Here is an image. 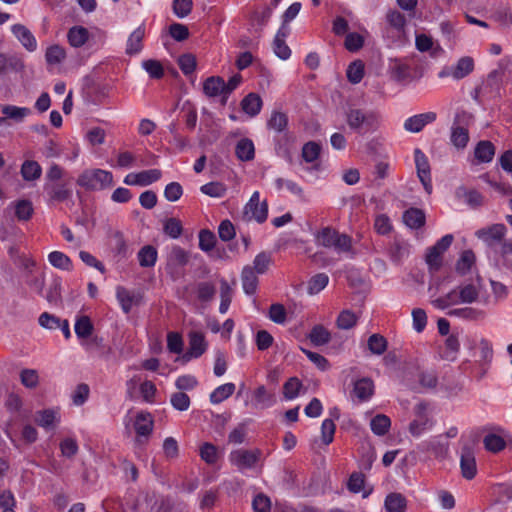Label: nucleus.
Masks as SVG:
<instances>
[{
    "label": "nucleus",
    "instance_id": "nucleus-63",
    "mask_svg": "<svg viewBox=\"0 0 512 512\" xmlns=\"http://www.w3.org/2000/svg\"><path fill=\"white\" fill-rule=\"evenodd\" d=\"M142 68L154 79H160L164 75L163 66L157 60L149 59L143 61Z\"/></svg>",
    "mask_w": 512,
    "mask_h": 512
},
{
    "label": "nucleus",
    "instance_id": "nucleus-40",
    "mask_svg": "<svg viewBox=\"0 0 512 512\" xmlns=\"http://www.w3.org/2000/svg\"><path fill=\"white\" fill-rule=\"evenodd\" d=\"M15 216L19 221H28L33 213L34 208L30 200L21 199L13 203Z\"/></svg>",
    "mask_w": 512,
    "mask_h": 512
},
{
    "label": "nucleus",
    "instance_id": "nucleus-57",
    "mask_svg": "<svg viewBox=\"0 0 512 512\" xmlns=\"http://www.w3.org/2000/svg\"><path fill=\"white\" fill-rule=\"evenodd\" d=\"M348 80L353 84H358L364 76V64L357 60L352 62L346 72Z\"/></svg>",
    "mask_w": 512,
    "mask_h": 512
},
{
    "label": "nucleus",
    "instance_id": "nucleus-31",
    "mask_svg": "<svg viewBox=\"0 0 512 512\" xmlns=\"http://www.w3.org/2000/svg\"><path fill=\"white\" fill-rule=\"evenodd\" d=\"M403 221L411 229H419L425 224V214L421 209L410 208L403 214Z\"/></svg>",
    "mask_w": 512,
    "mask_h": 512
},
{
    "label": "nucleus",
    "instance_id": "nucleus-4",
    "mask_svg": "<svg viewBox=\"0 0 512 512\" xmlns=\"http://www.w3.org/2000/svg\"><path fill=\"white\" fill-rule=\"evenodd\" d=\"M435 420L430 414L429 404L421 401L413 408V419L409 423L408 431L416 438L421 437L424 433L432 430Z\"/></svg>",
    "mask_w": 512,
    "mask_h": 512
},
{
    "label": "nucleus",
    "instance_id": "nucleus-38",
    "mask_svg": "<svg viewBox=\"0 0 512 512\" xmlns=\"http://www.w3.org/2000/svg\"><path fill=\"white\" fill-rule=\"evenodd\" d=\"M254 405L260 408H268L275 404L273 394L269 393L265 386H259L253 393Z\"/></svg>",
    "mask_w": 512,
    "mask_h": 512
},
{
    "label": "nucleus",
    "instance_id": "nucleus-2",
    "mask_svg": "<svg viewBox=\"0 0 512 512\" xmlns=\"http://www.w3.org/2000/svg\"><path fill=\"white\" fill-rule=\"evenodd\" d=\"M349 128L361 135L376 131L380 126V116L371 110L353 108L346 113Z\"/></svg>",
    "mask_w": 512,
    "mask_h": 512
},
{
    "label": "nucleus",
    "instance_id": "nucleus-61",
    "mask_svg": "<svg viewBox=\"0 0 512 512\" xmlns=\"http://www.w3.org/2000/svg\"><path fill=\"white\" fill-rule=\"evenodd\" d=\"M445 348L446 350L444 353V358L450 361H454L460 349V342L458 337L454 334L448 336L445 340Z\"/></svg>",
    "mask_w": 512,
    "mask_h": 512
},
{
    "label": "nucleus",
    "instance_id": "nucleus-23",
    "mask_svg": "<svg viewBox=\"0 0 512 512\" xmlns=\"http://www.w3.org/2000/svg\"><path fill=\"white\" fill-rule=\"evenodd\" d=\"M242 288L245 294H255L258 287L257 273L249 265L245 266L241 273Z\"/></svg>",
    "mask_w": 512,
    "mask_h": 512
},
{
    "label": "nucleus",
    "instance_id": "nucleus-9",
    "mask_svg": "<svg viewBox=\"0 0 512 512\" xmlns=\"http://www.w3.org/2000/svg\"><path fill=\"white\" fill-rule=\"evenodd\" d=\"M244 213L247 218L254 219L258 223L266 221L268 216L267 203L260 202V193L255 191L245 205Z\"/></svg>",
    "mask_w": 512,
    "mask_h": 512
},
{
    "label": "nucleus",
    "instance_id": "nucleus-59",
    "mask_svg": "<svg viewBox=\"0 0 512 512\" xmlns=\"http://www.w3.org/2000/svg\"><path fill=\"white\" fill-rule=\"evenodd\" d=\"M479 350H480V362L483 366H488L493 358V347L492 343L486 339L481 338L479 341Z\"/></svg>",
    "mask_w": 512,
    "mask_h": 512
},
{
    "label": "nucleus",
    "instance_id": "nucleus-14",
    "mask_svg": "<svg viewBox=\"0 0 512 512\" xmlns=\"http://www.w3.org/2000/svg\"><path fill=\"white\" fill-rule=\"evenodd\" d=\"M189 260L187 252L179 246H174L167 258L166 270L173 277H177L180 273L179 268L184 267Z\"/></svg>",
    "mask_w": 512,
    "mask_h": 512
},
{
    "label": "nucleus",
    "instance_id": "nucleus-28",
    "mask_svg": "<svg viewBox=\"0 0 512 512\" xmlns=\"http://www.w3.org/2000/svg\"><path fill=\"white\" fill-rule=\"evenodd\" d=\"M274 185L278 191L282 189H287L291 194L298 197L301 201H307V196L304 192V189L295 181L284 179V178H276L274 181Z\"/></svg>",
    "mask_w": 512,
    "mask_h": 512
},
{
    "label": "nucleus",
    "instance_id": "nucleus-55",
    "mask_svg": "<svg viewBox=\"0 0 512 512\" xmlns=\"http://www.w3.org/2000/svg\"><path fill=\"white\" fill-rule=\"evenodd\" d=\"M74 330L79 338H87L93 332V325L87 316H80L76 319Z\"/></svg>",
    "mask_w": 512,
    "mask_h": 512
},
{
    "label": "nucleus",
    "instance_id": "nucleus-27",
    "mask_svg": "<svg viewBox=\"0 0 512 512\" xmlns=\"http://www.w3.org/2000/svg\"><path fill=\"white\" fill-rule=\"evenodd\" d=\"M347 487L350 492L352 493H360L362 492V497L367 498L373 491L372 487H365V477L362 473H352L349 480Z\"/></svg>",
    "mask_w": 512,
    "mask_h": 512
},
{
    "label": "nucleus",
    "instance_id": "nucleus-5",
    "mask_svg": "<svg viewBox=\"0 0 512 512\" xmlns=\"http://www.w3.org/2000/svg\"><path fill=\"white\" fill-rule=\"evenodd\" d=\"M315 242L318 246L333 248L338 253L351 250V239L347 235L339 234L330 227L322 228L315 235Z\"/></svg>",
    "mask_w": 512,
    "mask_h": 512
},
{
    "label": "nucleus",
    "instance_id": "nucleus-18",
    "mask_svg": "<svg viewBox=\"0 0 512 512\" xmlns=\"http://www.w3.org/2000/svg\"><path fill=\"white\" fill-rule=\"evenodd\" d=\"M11 32L28 52H34L37 50V40L25 25L14 24L11 27Z\"/></svg>",
    "mask_w": 512,
    "mask_h": 512
},
{
    "label": "nucleus",
    "instance_id": "nucleus-43",
    "mask_svg": "<svg viewBox=\"0 0 512 512\" xmlns=\"http://www.w3.org/2000/svg\"><path fill=\"white\" fill-rule=\"evenodd\" d=\"M42 168L38 162L33 160H26L21 166V175L26 181H34L40 178Z\"/></svg>",
    "mask_w": 512,
    "mask_h": 512
},
{
    "label": "nucleus",
    "instance_id": "nucleus-48",
    "mask_svg": "<svg viewBox=\"0 0 512 512\" xmlns=\"http://www.w3.org/2000/svg\"><path fill=\"white\" fill-rule=\"evenodd\" d=\"M475 254L472 250H465L461 253L456 263V271L460 274H466L475 263Z\"/></svg>",
    "mask_w": 512,
    "mask_h": 512
},
{
    "label": "nucleus",
    "instance_id": "nucleus-44",
    "mask_svg": "<svg viewBox=\"0 0 512 512\" xmlns=\"http://www.w3.org/2000/svg\"><path fill=\"white\" fill-rule=\"evenodd\" d=\"M234 383H225L223 385L218 386L211 394H210V402L212 404H219L229 398L235 391Z\"/></svg>",
    "mask_w": 512,
    "mask_h": 512
},
{
    "label": "nucleus",
    "instance_id": "nucleus-12",
    "mask_svg": "<svg viewBox=\"0 0 512 512\" xmlns=\"http://www.w3.org/2000/svg\"><path fill=\"white\" fill-rule=\"evenodd\" d=\"M188 338L189 348L183 355V360L186 362L194 358H199L208 348V343L205 340V336L202 332L192 331L189 333Z\"/></svg>",
    "mask_w": 512,
    "mask_h": 512
},
{
    "label": "nucleus",
    "instance_id": "nucleus-19",
    "mask_svg": "<svg viewBox=\"0 0 512 512\" xmlns=\"http://www.w3.org/2000/svg\"><path fill=\"white\" fill-rule=\"evenodd\" d=\"M116 298L125 314H128L133 306L141 303V295L139 293L131 292L122 286L116 288Z\"/></svg>",
    "mask_w": 512,
    "mask_h": 512
},
{
    "label": "nucleus",
    "instance_id": "nucleus-15",
    "mask_svg": "<svg viewBox=\"0 0 512 512\" xmlns=\"http://www.w3.org/2000/svg\"><path fill=\"white\" fill-rule=\"evenodd\" d=\"M34 421L40 427L46 430H52L57 427L61 421L60 408H48L37 411Z\"/></svg>",
    "mask_w": 512,
    "mask_h": 512
},
{
    "label": "nucleus",
    "instance_id": "nucleus-64",
    "mask_svg": "<svg viewBox=\"0 0 512 512\" xmlns=\"http://www.w3.org/2000/svg\"><path fill=\"white\" fill-rule=\"evenodd\" d=\"M321 147L315 142H308L302 148V157L308 162H315L320 155Z\"/></svg>",
    "mask_w": 512,
    "mask_h": 512
},
{
    "label": "nucleus",
    "instance_id": "nucleus-34",
    "mask_svg": "<svg viewBox=\"0 0 512 512\" xmlns=\"http://www.w3.org/2000/svg\"><path fill=\"white\" fill-rule=\"evenodd\" d=\"M48 262L56 269L71 271L73 269L72 260L61 251H52L48 254Z\"/></svg>",
    "mask_w": 512,
    "mask_h": 512
},
{
    "label": "nucleus",
    "instance_id": "nucleus-17",
    "mask_svg": "<svg viewBox=\"0 0 512 512\" xmlns=\"http://www.w3.org/2000/svg\"><path fill=\"white\" fill-rule=\"evenodd\" d=\"M290 33L288 25L282 24L273 40V51L281 60H287L291 56V49L286 44V38Z\"/></svg>",
    "mask_w": 512,
    "mask_h": 512
},
{
    "label": "nucleus",
    "instance_id": "nucleus-6",
    "mask_svg": "<svg viewBox=\"0 0 512 512\" xmlns=\"http://www.w3.org/2000/svg\"><path fill=\"white\" fill-rule=\"evenodd\" d=\"M262 456L260 449H236L229 454L230 463L239 471L254 469Z\"/></svg>",
    "mask_w": 512,
    "mask_h": 512
},
{
    "label": "nucleus",
    "instance_id": "nucleus-53",
    "mask_svg": "<svg viewBox=\"0 0 512 512\" xmlns=\"http://www.w3.org/2000/svg\"><path fill=\"white\" fill-rule=\"evenodd\" d=\"M288 124V117L285 113L274 111L272 112L267 126L276 132H282L286 129Z\"/></svg>",
    "mask_w": 512,
    "mask_h": 512
},
{
    "label": "nucleus",
    "instance_id": "nucleus-32",
    "mask_svg": "<svg viewBox=\"0 0 512 512\" xmlns=\"http://www.w3.org/2000/svg\"><path fill=\"white\" fill-rule=\"evenodd\" d=\"M236 156L241 161H250L255 156V147L252 140L242 138L237 142L235 148Z\"/></svg>",
    "mask_w": 512,
    "mask_h": 512
},
{
    "label": "nucleus",
    "instance_id": "nucleus-42",
    "mask_svg": "<svg viewBox=\"0 0 512 512\" xmlns=\"http://www.w3.org/2000/svg\"><path fill=\"white\" fill-rule=\"evenodd\" d=\"M391 427V420L384 414H377L371 419L370 428L377 436L385 435Z\"/></svg>",
    "mask_w": 512,
    "mask_h": 512
},
{
    "label": "nucleus",
    "instance_id": "nucleus-26",
    "mask_svg": "<svg viewBox=\"0 0 512 512\" xmlns=\"http://www.w3.org/2000/svg\"><path fill=\"white\" fill-rule=\"evenodd\" d=\"M474 70V60L470 56L461 57L454 66H452V78L460 80L468 76Z\"/></svg>",
    "mask_w": 512,
    "mask_h": 512
},
{
    "label": "nucleus",
    "instance_id": "nucleus-13",
    "mask_svg": "<svg viewBox=\"0 0 512 512\" xmlns=\"http://www.w3.org/2000/svg\"><path fill=\"white\" fill-rule=\"evenodd\" d=\"M505 234L506 227L503 224H493L475 232V236L489 247H493L495 244L500 243Z\"/></svg>",
    "mask_w": 512,
    "mask_h": 512
},
{
    "label": "nucleus",
    "instance_id": "nucleus-39",
    "mask_svg": "<svg viewBox=\"0 0 512 512\" xmlns=\"http://www.w3.org/2000/svg\"><path fill=\"white\" fill-rule=\"evenodd\" d=\"M233 293H234L233 288L228 283V281L225 280V279H221L220 280V299H221V302H220V306H219V312L221 314L227 313V311H228V309L230 307L232 298H233Z\"/></svg>",
    "mask_w": 512,
    "mask_h": 512
},
{
    "label": "nucleus",
    "instance_id": "nucleus-50",
    "mask_svg": "<svg viewBox=\"0 0 512 512\" xmlns=\"http://www.w3.org/2000/svg\"><path fill=\"white\" fill-rule=\"evenodd\" d=\"M358 321V317L351 310H343L337 317L336 325L339 329L348 330L353 328Z\"/></svg>",
    "mask_w": 512,
    "mask_h": 512
},
{
    "label": "nucleus",
    "instance_id": "nucleus-62",
    "mask_svg": "<svg viewBox=\"0 0 512 512\" xmlns=\"http://www.w3.org/2000/svg\"><path fill=\"white\" fill-rule=\"evenodd\" d=\"M268 317L272 322L283 325L287 318L285 307L280 303L272 304L269 308Z\"/></svg>",
    "mask_w": 512,
    "mask_h": 512
},
{
    "label": "nucleus",
    "instance_id": "nucleus-1",
    "mask_svg": "<svg viewBox=\"0 0 512 512\" xmlns=\"http://www.w3.org/2000/svg\"><path fill=\"white\" fill-rule=\"evenodd\" d=\"M483 283L480 277L471 282H466L451 290L447 294L432 300V305L437 309H447L460 304H472L480 301Z\"/></svg>",
    "mask_w": 512,
    "mask_h": 512
},
{
    "label": "nucleus",
    "instance_id": "nucleus-49",
    "mask_svg": "<svg viewBox=\"0 0 512 512\" xmlns=\"http://www.w3.org/2000/svg\"><path fill=\"white\" fill-rule=\"evenodd\" d=\"M329 282V277L325 273H319L313 276L309 282L307 291L310 295L318 294L320 291H322Z\"/></svg>",
    "mask_w": 512,
    "mask_h": 512
},
{
    "label": "nucleus",
    "instance_id": "nucleus-58",
    "mask_svg": "<svg viewBox=\"0 0 512 512\" xmlns=\"http://www.w3.org/2000/svg\"><path fill=\"white\" fill-rule=\"evenodd\" d=\"M367 344H368V348L371 351V353H373L375 355H381L387 349L386 339L379 334L371 335L368 339Z\"/></svg>",
    "mask_w": 512,
    "mask_h": 512
},
{
    "label": "nucleus",
    "instance_id": "nucleus-36",
    "mask_svg": "<svg viewBox=\"0 0 512 512\" xmlns=\"http://www.w3.org/2000/svg\"><path fill=\"white\" fill-rule=\"evenodd\" d=\"M474 154L479 162L488 163L495 155V147L490 141H480L475 147Z\"/></svg>",
    "mask_w": 512,
    "mask_h": 512
},
{
    "label": "nucleus",
    "instance_id": "nucleus-3",
    "mask_svg": "<svg viewBox=\"0 0 512 512\" xmlns=\"http://www.w3.org/2000/svg\"><path fill=\"white\" fill-rule=\"evenodd\" d=\"M77 184L86 190H105L113 186V174L103 169H87L79 175Z\"/></svg>",
    "mask_w": 512,
    "mask_h": 512
},
{
    "label": "nucleus",
    "instance_id": "nucleus-21",
    "mask_svg": "<svg viewBox=\"0 0 512 512\" xmlns=\"http://www.w3.org/2000/svg\"><path fill=\"white\" fill-rule=\"evenodd\" d=\"M145 36V26H138L128 37L126 43V54L136 55L142 51L143 39Z\"/></svg>",
    "mask_w": 512,
    "mask_h": 512
},
{
    "label": "nucleus",
    "instance_id": "nucleus-60",
    "mask_svg": "<svg viewBox=\"0 0 512 512\" xmlns=\"http://www.w3.org/2000/svg\"><path fill=\"white\" fill-rule=\"evenodd\" d=\"M163 230L170 238L177 239L182 234V224L176 218H168L164 221Z\"/></svg>",
    "mask_w": 512,
    "mask_h": 512
},
{
    "label": "nucleus",
    "instance_id": "nucleus-22",
    "mask_svg": "<svg viewBox=\"0 0 512 512\" xmlns=\"http://www.w3.org/2000/svg\"><path fill=\"white\" fill-rule=\"evenodd\" d=\"M461 472L464 478L470 480L476 475V461L473 452L469 448H464L460 458Z\"/></svg>",
    "mask_w": 512,
    "mask_h": 512
},
{
    "label": "nucleus",
    "instance_id": "nucleus-54",
    "mask_svg": "<svg viewBox=\"0 0 512 512\" xmlns=\"http://www.w3.org/2000/svg\"><path fill=\"white\" fill-rule=\"evenodd\" d=\"M25 277L26 284L38 295H43V289L45 286V274L43 272H34L32 274H26Z\"/></svg>",
    "mask_w": 512,
    "mask_h": 512
},
{
    "label": "nucleus",
    "instance_id": "nucleus-35",
    "mask_svg": "<svg viewBox=\"0 0 512 512\" xmlns=\"http://www.w3.org/2000/svg\"><path fill=\"white\" fill-rule=\"evenodd\" d=\"M88 30L82 26H74L69 29L67 39L72 47H82L88 40Z\"/></svg>",
    "mask_w": 512,
    "mask_h": 512
},
{
    "label": "nucleus",
    "instance_id": "nucleus-41",
    "mask_svg": "<svg viewBox=\"0 0 512 512\" xmlns=\"http://www.w3.org/2000/svg\"><path fill=\"white\" fill-rule=\"evenodd\" d=\"M0 109L2 114L5 115V118H9L17 122L23 121L24 118L31 113V110L27 107H18L14 105H2Z\"/></svg>",
    "mask_w": 512,
    "mask_h": 512
},
{
    "label": "nucleus",
    "instance_id": "nucleus-52",
    "mask_svg": "<svg viewBox=\"0 0 512 512\" xmlns=\"http://www.w3.org/2000/svg\"><path fill=\"white\" fill-rule=\"evenodd\" d=\"M302 387H303L302 383L298 378H296V377L290 378L283 385L284 398L287 400L295 399L296 397L299 396L300 390L302 389Z\"/></svg>",
    "mask_w": 512,
    "mask_h": 512
},
{
    "label": "nucleus",
    "instance_id": "nucleus-25",
    "mask_svg": "<svg viewBox=\"0 0 512 512\" xmlns=\"http://www.w3.org/2000/svg\"><path fill=\"white\" fill-rule=\"evenodd\" d=\"M353 393L360 401H368L374 393V383L370 378L355 381Z\"/></svg>",
    "mask_w": 512,
    "mask_h": 512
},
{
    "label": "nucleus",
    "instance_id": "nucleus-45",
    "mask_svg": "<svg viewBox=\"0 0 512 512\" xmlns=\"http://www.w3.org/2000/svg\"><path fill=\"white\" fill-rule=\"evenodd\" d=\"M469 141L468 130L464 127L454 124L451 128V143L457 149H463L467 146Z\"/></svg>",
    "mask_w": 512,
    "mask_h": 512
},
{
    "label": "nucleus",
    "instance_id": "nucleus-11",
    "mask_svg": "<svg viewBox=\"0 0 512 512\" xmlns=\"http://www.w3.org/2000/svg\"><path fill=\"white\" fill-rule=\"evenodd\" d=\"M44 193L49 203L63 202L72 196V189L67 182L44 183Z\"/></svg>",
    "mask_w": 512,
    "mask_h": 512
},
{
    "label": "nucleus",
    "instance_id": "nucleus-47",
    "mask_svg": "<svg viewBox=\"0 0 512 512\" xmlns=\"http://www.w3.org/2000/svg\"><path fill=\"white\" fill-rule=\"evenodd\" d=\"M310 341L316 346H322L327 344L331 339L330 332L322 325H316L313 327L309 334Z\"/></svg>",
    "mask_w": 512,
    "mask_h": 512
},
{
    "label": "nucleus",
    "instance_id": "nucleus-30",
    "mask_svg": "<svg viewBox=\"0 0 512 512\" xmlns=\"http://www.w3.org/2000/svg\"><path fill=\"white\" fill-rule=\"evenodd\" d=\"M66 59V50L64 47L53 44L47 47L45 51V60L49 66H58Z\"/></svg>",
    "mask_w": 512,
    "mask_h": 512
},
{
    "label": "nucleus",
    "instance_id": "nucleus-8",
    "mask_svg": "<svg viewBox=\"0 0 512 512\" xmlns=\"http://www.w3.org/2000/svg\"><path fill=\"white\" fill-rule=\"evenodd\" d=\"M416 450L428 456L444 458L448 452V444L443 441L442 435H436L420 442Z\"/></svg>",
    "mask_w": 512,
    "mask_h": 512
},
{
    "label": "nucleus",
    "instance_id": "nucleus-56",
    "mask_svg": "<svg viewBox=\"0 0 512 512\" xmlns=\"http://www.w3.org/2000/svg\"><path fill=\"white\" fill-rule=\"evenodd\" d=\"M483 443L485 448L493 453L500 452L506 446L504 439L496 434H488L484 437Z\"/></svg>",
    "mask_w": 512,
    "mask_h": 512
},
{
    "label": "nucleus",
    "instance_id": "nucleus-10",
    "mask_svg": "<svg viewBox=\"0 0 512 512\" xmlns=\"http://www.w3.org/2000/svg\"><path fill=\"white\" fill-rule=\"evenodd\" d=\"M414 160L419 180L421 181L424 190L428 194H431L433 188L428 158L419 148H416L414 150Z\"/></svg>",
    "mask_w": 512,
    "mask_h": 512
},
{
    "label": "nucleus",
    "instance_id": "nucleus-51",
    "mask_svg": "<svg viewBox=\"0 0 512 512\" xmlns=\"http://www.w3.org/2000/svg\"><path fill=\"white\" fill-rule=\"evenodd\" d=\"M386 21L389 26L395 29L398 33L404 31L406 25L405 16L397 10H389L386 14Z\"/></svg>",
    "mask_w": 512,
    "mask_h": 512
},
{
    "label": "nucleus",
    "instance_id": "nucleus-33",
    "mask_svg": "<svg viewBox=\"0 0 512 512\" xmlns=\"http://www.w3.org/2000/svg\"><path fill=\"white\" fill-rule=\"evenodd\" d=\"M384 506L387 512H405L407 501L400 493H390L385 498Z\"/></svg>",
    "mask_w": 512,
    "mask_h": 512
},
{
    "label": "nucleus",
    "instance_id": "nucleus-7",
    "mask_svg": "<svg viewBox=\"0 0 512 512\" xmlns=\"http://www.w3.org/2000/svg\"><path fill=\"white\" fill-rule=\"evenodd\" d=\"M134 430L136 432L135 443L138 446H143L148 441V438L153 432L154 419L151 413L147 411H139L136 413L133 422Z\"/></svg>",
    "mask_w": 512,
    "mask_h": 512
},
{
    "label": "nucleus",
    "instance_id": "nucleus-37",
    "mask_svg": "<svg viewBox=\"0 0 512 512\" xmlns=\"http://www.w3.org/2000/svg\"><path fill=\"white\" fill-rule=\"evenodd\" d=\"M157 257L158 252L156 248L151 245L142 247L137 254L139 265L141 267H153L156 264Z\"/></svg>",
    "mask_w": 512,
    "mask_h": 512
},
{
    "label": "nucleus",
    "instance_id": "nucleus-29",
    "mask_svg": "<svg viewBox=\"0 0 512 512\" xmlns=\"http://www.w3.org/2000/svg\"><path fill=\"white\" fill-rule=\"evenodd\" d=\"M262 105V99L256 93H249L241 101V107L243 111L251 117H254L260 113Z\"/></svg>",
    "mask_w": 512,
    "mask_h": 512
},
{
    "label": "nucleus",
    "instance_id": "nucleus-20",
    "mask_svg": "<svg viewBox=\"0 0 512 512\" xmlns=\"http://www.w3.org/2000/svg\"><path fill=\"white\" fill-rule=\"evenodd\" d=\"M225 88L226 82L219 76L208 77L203 83V93L210 98L226 97Z\"/></svg>",
    "mask_w": 512,
    "mask_h": 512
},
{
    "label": "nucleus",
    "instance_id": "nucleus-16",
    "mask_svg": "<svg viewBox=\"0 0 512 512\" xmlns=\"http://www.w3.org/2000/svg\"><path fill=\"white\" fill-rule=\"evenodd\" d=\"M436 118V113L432 111L416 114L407 118L403 127L410 133H419L426 125L433 123Z\"/></svg>",
    "mask_w": 512,
    "mask_h": 512
},
{
    "label": "nucleus",
    "instance_id": "nucleus-46",
    "mask_svg": "<svg viewBox=\"0 0 512 512\" xmlns=\"http://www.w3.org/2000/svg\"><path fill=\"white\" fill-rule=\"evenodd\" d=\"M227 186L222 182H209L200 187V191L212 198H222L227 193Z\"/></svg>",
    "mask_w": 512,
    "mask_h": 512
},
{
    "label": "nucleus",
    "instance_id": "nucleus-24",
    "mask_svg": "<svg viewBox=\"0 0 512 512\" xmlns=\"http://www.w3.org/2000/svg\"><path fill=\"white\" fill-rule=\"evenodd\" d=\"M448 315L469 321H479L486 317L485 311L473 307L455 308Z\"/></svg>",
    "mask_w": 512,
    "mask_h": 512
}]
</instances>
